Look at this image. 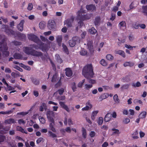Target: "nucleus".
<instances>
[{
    "label": "nucleus",
    "mask_w": 147,
    "mask_h": 147,
    "mask_svg": "<svg viewBox=\"0 0 147 147\" xmlns=\"http://www.w3.org/2000/svg\"><path fill=\"white\" fill-rule=\"evenodd\" d=\"M66 75L67 77H71L72 75V70L69 68H66L65 70Z\"/></svg>",
    "instance_id": "2eb2a0df"
},
{
    "label": "nucleus",
    "mask_w": 147,
    "mask_h": 147,
    "mask_svg": "<svg viewBox=\"0 0 147 147\" xmlns=\"http://www.w3.org/2000/svg\"><path fill=\"white\" fill-rule=\"evenodd\" d=\"M115 53L116 54H118L120 55L123 58H125V53L122 50H116L115 51Z\"/></svg>",
    "instance_id": "6ab92c4d"
},
{
    "label": "nucleus",
    "mask_w": 147,
    "mask_h": 147,
    "mask_svg": "<svg viewBox=\"0 0 147 147\" xmlns=\"http://www.w3.org/2000/svg\"><path fill=\"white\" fill-rule=\"evenodd\" d=\"M45 110H47V107L46 104L45 103H43L42 105H41L39 107V110L40 111H43L44 109Z\"/></svg>",
    "instance_id": "aec40b11"
},
{
    "label": "nucleus",
    "mask_w": 147,
    "mask_h": 147,
    "mask_svg": "<svg viewBox=\"0 0 147 147\" xmlns=\"http://www.w3.org/2000/svg\"><path fill=\"white\" fill-rule=\"evenodd\" d=\"M100 63L103 66H106L107 65V63L104 59H102L100 61Z\"/></svg>",
    "instance_id": "de8ad7c7"
},
{
    "label": "nucleus",
    "mask_w": 147,
    "mask_h": 147,
    "mask_svg": "<svg viewBox=\"0 0 147 147\" xmlns=\"http://www.w3.org/2000/svg\"><path fill=\"white\" fill-rule=\"evenodd\" d=\"M33 4L31 3H30L28 4L27 9L29 11L33 9Z\"/></svg>",
    "instance_id": "5fc2aeb1"
},
{
    "label": "nucleus",
    "mask_w": 147,
    "mask_h": 147,
    "mask_svg": "<svg viewBox=\"0 0 147 147\" xmlns=\"http://www.w3.org/2000/svg\"><path fill=\"white\" fill-rule=\"evenodd\" d=\"M96 32V30L93 27L89 30V32L91 34H95Z\"/></svg>",
    "instance_id": "c756f323"
},
{
    "label": "nucleus",
    "mask_w": 147,
    "mask_h": 147,
    "mask_svg": "<svg viewBox=\"0 0 147 147\" xmlns=\"http://www.w3.org/2000/svg\"><path fill=\"white\" fill-rule=\"evenodd\" d=\"M98 111H93L92 114L91 116V118L93 120H94L95 119V117L96 115L98 113Z\"/></svg>",
    "instance_id": "f704fd0d"
},
{
    "label": "nucleus",
    "mask_w": 147,
    "mask_h": 147,
    "mask_svg": "<svg viewBox=\"0 0 147 147\" xmlns=\"http://www.w3.org/2000/svg\"><path fill=\"white\" fill-rule=\"evenodd\" d=\"M126 23L125 21H122L120 22L119 24V27L126 26Z\"/></svg>",
    "instance_id": "49530a36"
},
{
    "label": "nucleus",
    "mask_w": 147,
    "mask_h": 147,
    "mask_svg": "<svg viewBox=\"0 0 147 147\" xmlns=\"http://www.w3.org/2000/svg\"><path fill=\"white\" fill-rule=\"evenodd\" d=\"M39 25V27L41 29H43L44 28L45 25L42 22H40Z\"/></svg>",
    "instance_id": "6e6d98bb"
},
{
    "label": "nucleus",
    "mask_w": 147,
    "mask_h": 147,
    "mask_svg": "<svg viewBox=\"0 0 147 147\" xmlns=\"http://www.w3.org/2000/svg\"><path fill=\"white\" fill-rule=\"evenodd\" d=\"M82 135L84 138L85 139L86 136V129L84 127L82 128Z\"/></svg>",
    "instance_id": "7c9ffc66"
},
{
    "label": "nucleus",
    "mask_w": 147,
    "mask_h": 147,
    "mask_svg": "<svg viewBox=\"0 0 147 147\" xmlns=\"http://www.w3.org/2000/svg\"><path fill=\"white\" fill-rule=\"evenodd\" d=\"M103 121V118L102 117H99L98 118V124L99 125H101L102 124Z\"/></svg>",
    "instance_id": "79ce46f5"
},
{
    "label": "nucleus",
    "mask_w": 147,
    "mask_h": 147,
    "mask_svg": "<svg viewBox=\"0 0 147 147\" xmlns=\"http://www.w3.org/2000/svg\"><path fill=\"white\" fill-rule=\"evenodd\" d=\"M46 2L49 4H55L56 3V2L54 0H46Z\"/></svg>",
    "instance_id": "864d4df0"
},
{
    "label": "nucleus",
    "mask_w": 147,
    "mask_h": 147,
    "mask_svg": "<svg viewBox=\"0 0 147 147\" xmlns=\"http://www.w3.org/2000/svg\"><path fill=\"white\" fill-rule=\"evenodd\" d=\"M85 81V80L84 79L82 81L80 82L78 85V86L79 88H81L84 82Z\"/></svg>",
    "instance_id": "3c124183"
},
{
    "label": "nucleus",
    "mask_w": 147,
    "mask_h": 147,
    "mask_svg": "<svg viewBox=\"0 0 147 147\" xmlns=\"http://www.w3.org/2000/svg\"><path fill=\"white\" fill-rule=\"evenodd\" d=\"M15 123V121L14 119L10 118L4 121V123L6 124H11L14 123Z\"/></svg>",
    "instance_id": "f3484780"
},
{
    "label": "nucleus",
    "mask_w": 147,
    "mask_h": 147,
    "mask_svg": "<svg viewBox=\"0 0 147 147\" xmlns=\"http://www.w3.org/2000/svg\"><path fill=\"white\" fill-rule=\"evenodd\" d=\"M62 47L63 52L67 55L69 54V52L67 47L64 44H62Z\"/></svg>",
    "instance_id": "5701e85b"
},
{
    "label": "nucleus",
    "mask_w": 147,
    "mask_h": 147,
    "mask_svg": "<svg viewBox=\"0 0 147 147\" xmlns=\"http://www.w3.org/2000/svg\"><path fill=\"white\" fill-rule=\"evenodd\" d=\"M24 52L26 54L32 56L39 57H40L42 60H45L47 57V54H45L43 55V53L41 52L38 51L33 49L31 47H24Z\"/></svg>",
    "instance_id": "f03ea898"
},
{
    "label": "nucleus",
    "mask_w": 147,
    "mask_h": 147,
    "mask_svg": "<svg viewBox=\"0 0 147 147\" xmlns=\"http://www.w3.org/2000/svg\"><path fill=\"white\" fill-rule=\"evenodd\" d=\"M32 82L36 85H38L39 84L40 81L38 79L33 78L32 79Z\"/></svg>",
    "instance_id": "cd10ccee"
},
{
    "label": "nucleus",
    "mask_w": 147,
    "mask_h": 147,
    "mask_svg": "<svg viewBox=\"0 0 147 147\" xmlns=\"http://www.w3.org/2000/svg\"><path fill=\"white\" fill-rule=\"evenodd\" d=\"M141 86V84L139 82H137L136 83H133L132 84V86L134 87H139Z\"/></svg>",
    "instance_id": "c9c22d12"
},
{
    "label": "nucleus",
    "mask_w": 147,
    "mask_h": 147,
    "mask_svg": "<svg viewBox=\"0 0 147 147\" xmlns=\"http://www.w3.org/2000/svg\"><path fill=\"white\" fill-rule=\"evenodd\" d=\"M85 88L87 90H88L90 88L92 87V84H86L85 85Z\"/></svg>",
    "instance_id": "e2e57ef3"
},
{
    "label": "nucleus",
    "mask_w": 147,
    "mask_h": 147,
    "mask_svg": "<svg viewBox=\"0 0 147 147\" xmlns=\"http://www.w3.org/2000/svg\"><path fill=\"white\" fill-rule=\"evenodd\" d=\"M142 8L143 10V12L144 15L147 16V6H143Z\"/></svg>",
    "instance_id": "4c0bfd02"
},
{
    "label": "nucleus",
    "mask_w": 147,
    "mask_h": 147,
    "mask_svg": "<svg viewBox=\"0 0 147 147\" xmlns=\"http://www.w3.org/2000/svg\"><path fill=\"white\" fill-rule=\"evenodd\" d=\"M77 19L78 21L79 20L84 21L86 20H89L91 18V15L89 14L84 15V11L82 10H80L77 13Z\"/></svg>",
    "instance_id": "20e7f679"
},
{
    "label": "nucleus",
    "mask_w": 147,
    "mask_h": 147,
    "mask_svg": "<svg viewBox=\"0 0 147 147\" xmlns=\"http://www.w3.org/2000/svg\"><path fill=\"white\" fill-rule=\"evenodd\" d=\"M106 58L108 60L111 61L113 59L114 57L111 54H108L106 56Z\"/></svg>",
    "instance_id": "58836bf2"
},
{
    "label": "nucleus",
    "mask_w": 147,
    "mask_h": 147,
    "mask_svg": "<svg viewBox=\"0 0 147 147\" xmlns=\"http://www.w3.org/2000/svg\"><path fill=\"white\" fill-rule=\"evenodd\" d=\"M28 37L29 40L36 43H38L39 42H40V39L34 34H30L28 35Z\"/></svg>",
    "instance_id": "6e6552de"
},
{
    "label": "nucleus",
    "mask_w": 147,
    "mask_h": 147,
    "mask_svg": "<svg viewBox=\"0 0 147 147\" xmlns=\"http://www.w3.org/2000/svg\"><path fill=\"white\" fill-rule=\"evenodd\" d=\"M87 46L90 53L91 54H93L94 51L93 48L92 43L91 42H88L87 44Z\"/></svg>",
    "instance_id": "f8f14e48"
},
{
    "label": "nucleus",
    "mask_w": 147,
    "mask_h": 147,
    "mask_svg": "<svg viewBox=\"0 0 147 147\" xmlns=\"http://www.w3.org/2000/svg\"><path fill=\"white\" fill-rule=\"evenodd\" d=\"M56 59L58 63H63V61L60 57V56L59 54H57L55 55Z\"/></svg>",
    "instance_id": "c85d7f7f"
},
{
    "label": "nucleus",
    "mask_w": 147,
    "mask_h": 147,
    "mask_svg": "<svg viewBox=\"0 0 147 147\" xmlns=\"http://www.w3.org/2000/svg\"><path fill=\"white\" fill-rule=\"evenodd\" d=\"M125 46L126 48L129 49L130 50H133L132 46L131 45H127V44H125Z\"/></svg>",
    "instance_id": "0e129e2a"
},
{
    "label": "nucleus",
    "mask_w": 147,
    "mask_h": 147,
    "mask_svg": "<svg viewBox=\"0 0 147 147\" xmlns=\"http://www.w3.org/2000/svg\"><path fill=\"white\" fill-rule=\"evenodd\" d=\"M137 130H136L132 134V137L134 139H137L139 138Z\"/></svg>",
    "instance_id": "bb28decb"
},
{
    "label": "nucleus",
    "mask_w": 147,
    "mask_h": 147,
    "mask_svg": "<svg viewBox=\"0 0 147 147\" xmlns=\"http://www.w3.org/2000/svg\"><path fill=\"white\" fill-rule=\"evenodd\" d=\"M57 42L59 46H61L62 40V37L61 36H58L56 39Z\"/></svg>",
    "instance_id": "a878e982"
},
{
    "label": "nucleus",
    "mask_w": 147,
    "mask_h": 147,
    "mask_svg": "<svg viewBox=\"0 0 147 147\" xmlns=\"http://www.w3.org/2000/svg\"><path fill=\"white\" fill-rule=\"evenodd\" d=\"M109 95L108 94H102L100 96V98L102 99H105L108 97Z\"/></svg>",
    "instance_id": "ea45409f"
},
{
    "label": "nucleus",
    "mask_w": 147,
    "mask_h": 147,
    "mask_svg": "<svg viewBox=\"0 0 147 147\" xmlns=\"http://www.w3.org/2000/svg\"><path fill=\"white\" fill-rule=\"evenodd\" d=\"M80 55L82 56H84L87 55V51L84 49L82 50L80 52Z\"/></svg>",
    "instance_id": "a18cd8bd"
},
{
    "label": "nucleus",
    "mask_w": 147,
    "mask_h": 147,
    "mask_svg": "<svg viewBox=\"0 0 147 147\" xmlns=\"http://www.w3.org/2000/svg\"><path fill=\"white\" fill-rule=\"evenodd\" d=\"M112 119V115L110 113H107L105 116L104 121L105 122L109 121Z\"/></svg>",
    "instance_id": "4468645a"
},
{
    "label": "nucleus",
    "mask_w": 147,
    "mask_h": 147,
    "mask_svg": "<svg viewBox=\"0 0 147 147\" xmlns=\"http://www.w3.org/2000/svg\"><path fill=\"white\" fill-rule=\"evenodd\" d=\"M43 140V138L42 137L39 138L36 141V143L37 144H39Z\"/></svg>",
    "instance_id": "774afa93"
},
{
    "label": "nucleus",
    "mask_w": 147,
    "mask_h": 147,
    "mask_svg": "<svg viewBox=\"0 0 147 147\" xmlns=\"http://www.w3.org/2000/svg\"><path fill=\"white\" fill-rule=\"evenodd\" d=\"M86 8L87 10L91 12L95 11L96 10V7L95 5L93 4L87 5L86 6Z\"/></svg>",
    "instance_id": "9d476101"
},
{
    "label": "nucleus",
    "mask_w": 147,
    "mask_h": 147,
    "mask_svg": "<svg viewBox=\"0 0 147 147\" xmlns=\"http://www.w3.org/2000/svg\"><path fill=\"white\" fill-rule=\"evenodd\" d=\"M66 26L67 27H71L72 26L71 23V20H67L66 21Z\"/></svg>",
    "instance_id": "8fccbe9b"
},
{
    "label": "nucleus",
    "mask_w": 147,
    "mask_h": 147,
    "mask_svg": "<svg viewBox=\"0 0 147 147\" xmlns=\"http://www.w3.org/2000/svg\"><path fill=\"white\" fill-rule=\"evenodd\" d=\"M90 108V107L88 105H86L85 107H83L82 109V110L84 111H88L89 110Z\"/></svg>",
    "instance_id": "338daca9"
},
{
    "label": "nucleus",
    "mask_w": 147,
    "mask_h": 147,
    "mask_svg": "<svg viewBox=\"0 0 147 147\" xmlns=\"http://www.w3.org/2000/svg\"><path fill=\"white\" fill-rule=\"evenodd\" d=\"M65 96H60L57 97V99L59 100H63L65 99Z\"/></svg>",
    "instance_id": "37998d69"
},
{
    "label": "nucleus",
    "mask_w": 147,
    "mask_h": 147,
    "mask_svg": "<svg viewBox=\"0 0 147 147\" xmlns=\"http://www.w3.org/2000/svg\"><path fill=\"white\" fill-rule=\"evenodd\" d=\"M48 134L51 137L53 138H55L57 137V136L55 134L50 131H48Z\"/></svg>",
    "instance_id": "a19ab883"
},
{
    "label": "nucleus",
    "mask_w": 147,
    "mask_h": 147,
    "mask_svg": "<svg viewBox=\"0 0 147 147\" xmlns=\"http://www.w3.org/2000/svg\"><path fill=\"white\" fill-rule=\"evenodd\" d=\"M80 42V39L77 37H74L69 40V43L71 47H74L77 43Z\"/></svg>",
    "instance_id": "423d86ee"
},
{
    "label": "nucleus",
    "mask_w": 147,
    "mask_h": 147,
    "mask_svg": "<svg viewBox=\"0 0 147 147\" xmlns=\"http://www.w3.org/2000/svg\"><path fill=\"white\" fill-rule=\"evenodd\" d=\"M59 94L60 95H61L63 94L64 92V89L63 88H61L60 89H59L58 90Z\"/></svg>",
    "instance_id": "13d9d810"
},
{
    "label": "nucleus",
    "mask_w": 147,
    "mask_h": 147,
    "mask_svg": "<svg viewBox=\"0 0 147 147\" xmlns=\"http://www.w3.org/2000/svg\"><path fill=\"white\" fill-rule=\"evenodd\" d=\"M47 27L50 30L55 29L56 27V24L55 21L53 20H49L48 23Z\"/></svg>",
    "instance_id": "1a4fd4ad"
},
{
    "label": "nucleus",
    "mask_w": 147,
    "mask_h": 147,
    "mask_svg": "<svg viewBox=\"0 0 147 147\" xmlns=\"http://www.w3.org/2000/svg\"><path fill=\"white\" fill-rule=\"evenodd\" d=\"M59 104L61 107L66 110L67 112H69L70 110L68 106L66 105L65 102L62 101H59Z\"/></svg>",
    "instance_id": "9b49d317"
},
{
    "label": "nucleus",
    "mask_w": 147,
    "mask_h": 147,
    "mask_svg": "<svg viewBox=\"0 0 147 147\" xmlns=\"http://www.w3.org/2000/svg\"><path fill=\"white\" fill-rule=\"evenodd\" d=\"M111 130L112 131H113L112 133V135H114L115 134H119L121 133L119 131V130L118 129L113 128L111 129Z\"/></svg>",
    "instance_id": "72a5a7b5"
},
{
    "label": "nucleus",
    "mask_w": 147,
    "mask_h": 147,
    "mask_svg": "<svg viewBox=\"0 0 147 147\" xmlns=\"http://www.w3.org/2000/svg\"><path fill=\"white\" fill-rule=\"evenodd\" d=\"M38 45L36 44H32L31 45L33 48L36 49L38 50L40 49L43 52L46 51L49 49V48L47 44H45L43 42H38V43H36Z\"/></svg>",
    "instance_id": "7ed1b4c3"
},
{
    "label": "nucleus",
    "mask_w": 147,
    "mask_h": 147,
    "mask_svg": "<svg viewBox=\"0 0 147 147\" xmlns=\"http://www.w3.org/2000/svg\"><path fill=\"white\" fill-rule=\"evenodd\" d=\"M13 57L15 59H21L22 58V55L19 53H15L13 55Z\"/></svg>",
    "instance_id": "393cba45"
},
{
    "label": "nucleus",
    "mask_w": 147,
    "mask_h": 147,
    "mask_svg": "<svg viewBox=\"0 0 147 147\" xmlns=\"http://www.w3.org/2000/svg\"><path fill=\"white\" fill-rule=\"evenodd\" d=\"M123 82H129L130 81L129 76L126 75L123 77L121 80Z\"/></svg>",
    "instance_id": "b1692460"
},
{
    "label": "nucleus",
    "mask_w": 147,
    "mask_h": 147,
    "mask_svg": "<svg viewBox=\"0 0 147 147\" xmlns=\"http://www.w3.org/2000/svg\"><path fill=\"white\" fill-rule=\"evenodd\" d=\"M72 88L74 92L76 90L77 87L75 82H73L72 84Z\"/></svg>",
    "instance_id": "603ef678"
},
{
    "label": "nucleus",
    "mask_w": 147,
    "mask_h": 147,
    "mask_svg": "<svg viewBox=\"0 0 147 147\" xmlns=\"http://www.w3.org/2000/svg\"><path fill=\"white\" fill-rule=\"evenodd\" d=\"M28 113H29L28 111L26 112H22L18 113H17V114L19 115H22L23 116H24V115H25L28 114Z\"/></svg>",
    "instance_id": "4d7b16f0"
},
{
    "label": "nucleus",
    "mask_w": 147,
    "mask_h": 147,
    "mask_svg": "<svg viewBox=\"0 0 147 147\" xmlns=\"http://www.w3.org/2000/svg\"><path fill=\"white\" fill-rule=\"evenodd\" d=\"M46 115L47 118L49 122H54L53 117L55 116L54 113L52 111H47Z\"/></svg>",
    "instance_id": "0eeeda50"
},
{
    "label": "nucleus",
    "mask_w": 147,
    "mask_h": 147,
    "mask_svg": "<svg viewBox=\"0 0 147 147\" xmlns=\"http://www.w3.org/2000/svg\"><path fill=\"white\" fill-rule=\"evenodd\" d=\"M100 20V18L99 16H97L95 17L94 21V24L96 26H98L99 24Z\"/></svg>",
    "instance_id": "dca6fc26"
},
{
    "label": "nucleus",
    "mask_w": 147,
    "mask_h": 147,
    "mask_svg": "<svg viewBox=\"0 0 147 147\" xmlns=\"http://www.w3.org/2000/svg\"><path fill=\"white\" fill-rule=\"evenodd\" d=\"M113 99L115 102L118 103L119 102V99L118 98V96L117 94H115L114 96Z\"/></svg>",
    "instance_id": "c03bdc74"
},
{
    "label": "nucleus",
    "mask_w": 147,
    "mask_h": 147,
    "mask_svg": "<svg viewBox=\"0 0 147 147\" xmlns=\"http://www.w3.org/2000/svg\"><path fill=\"white\" fill-rule=\"evenodd\" d=\"M115 18V13H112L111 17L110 18V20L112 21H113Z\"/></svg>",
    "instance_id": "052dcab7"
},
{
    "label": "nucleus",
    "mask_w": 147,
    "mask_h": 147,
    "mask_svg": "<svg viewBox=\"0 0 147 147\" xmlns=\"http://www.w3.org/2000/svg\"><path fill=\"white\" fill-rule=\"evenodd\" d=\"M61 77H60L59 79V78L58 75L56 73L53 75L51 79V82H55L58 80L57 83L56 84L55 86L56 87H59L61 84Z\"/></svg>",
    "instance_id": "39448f33"
},
{
    "label": "nucleus",
    "mask_w": 147,
    "mask_h": 147,
    "mask_svg": "<svg viewBox=\"0 0 147 147\" xmlns=\"http://www.w3.org/2000/svg\"><path fill=\"white\" fill-rule=\"evenodd\" d=\"M1 47H2V49L3 51L7 50L8 49V48L6 44H4Z\"/></svg>",
    "instance_id": "09e8293b"
},
{
    "label": "nucleus",
    "mask_w": 147,
    "mask_h": 147,
    "mask_svg": "<svg viewBox=\"0 0 147 147\" xmlns=\"http://www.w3.org/2000/svg\"><path fill=\"white\" fill-rule=\"evenodd\" d=\"M24 20H22L20 23L17 26V28L18 30L20 31H22L23 30L24 24Z\"/></svg>",
    "instance_id": "ddd939ff"
},
{
    "label": "nucleus",
    "mask_w": 147,
    "mask_h": 147,
    "mask_svg": "<svg viewBox=\"0 0 147 147\" xmlns=\"http://www.w3.org/2000/svg\"><path fill=\"white\" fill-rule=\"evenodd\" d=\"M147 114V113L146 111H143L139 115V117L140 119H143L145 117Z\"/></svg>",
    "instance_id": "473e14b6"
},
{
    "label": "nucleus",
    "mask_w": 147,
    "mask_h": 147,
    "mask_svg": "<svg viewBox=\"0 0 147 147\" xmlns=\"http://www.w3.org/2000/svg\"><path fill=\"white\" fill-rule=\"evenodd\" d=\"M49 124V128L50 130H52L53 132H56V131L54 127L55 125V121L54 122H51Z\"/></svg>",
    "instance_id": "a211bd4d"
},
{
    "label": "nucleus",
    "mask_w": 147,
    "mask_h": 147,
    "mask_svg": "<svg viewBox=\"0 0 147 147\" xmlns=\"http://www.w3.org/2000/svg\"><path fill=\"white\" fill-rule=\"evenodd\" d=\"M16 130L17 131H19L22 133H25V134H27L28 132L26 130H24L21 127L18 126L16 127Z\"/></svg>",
    "instance_id": "4be33fe9"
},
{
    "label": "nucleus",
    "mask_w": 147,
    "mask_h": 147,
    "mask_svg": "<svg viewBox=\"0 0 147 147\" xmlns=\"http://www.w3.org/2000/svg\"><path fill=\"white\" fill-rule=\"evenodd\" d=\"M129 84H123L121 88L122 90L127 89L129 87Z\"/></svg>",
    "instance_id": "e433bc0d"
},
{
    "label": "nucleus",
    "mask_w": 147,
    "mask_h": 147,
    "mask_svg": "<svg viewBox=\"0 0 147 147\" xmlns=\"http://www.w3.org/2000/svg\"><path fill=\"white\" fill-rule=\"evenodd\" d=\"M95 135V133L94 131H91L90 134L89 135L90 136L91 138H93L94 137Z\"/></svg>",
    "instance_id": "680f3d73"
},
{
    "label": "nucleus",
    "mask_w": 147,
    "mask_h": 147,
    "mask_svg": "<svg viewBox=\"0 0 147 147\" xmlns=\"http://www.w3.org/2000/svg\"><path fill=\"white\" fill-rule=\"evenodd\" d=\"M39 120L41 123L42 124H44L45 123V119L42 117H41L39 119Z\"/></svg>",
    "instance_id": "69168bd1"
},
{
    "label": "nucleus",
    "mask_w": 147,
    "mask_h": 147,
    "mask_svg": "<svg viewBox=\"0 0 147 147\" xmlns=\"http://www.w3.org/2000/svg\"><path fill=\"white\" fill-rule=\"evenodd\" d=\"M2 47H0V51L2 52L4 57H7L9 55V53L7 50L3 51L2 49Z\"/></svg>",
    "instance_id": "412c9836"
},
{
    "label": "nucleus",
    "mask_w": 147,
    "mask_h": 147,
    "mask_svg": "<svg viewBox=\"0 0 147 147\" xmlns=\"http://www.w3.org/2000/svg\"><path fill=\"white\" fill-rule=\"evenodd\" d=\"M18 123L20 125L21 124H24L25 123V122L22 119H20L18 120Z\"/></svg>",
    "instance_id": "bf43d9fd"
},
{
    "label": "nucleus",
    "mask_w": 147,
    "mask_h": 147,
    "mask_svg": "<svg viewBox=\"0 0 147 147\" xmlns=\"http://www.w3.org/2000/svg\"><path fill=\"white\" fill-rule=\"evenodd\" d=\"M20 65L22 67L24 68L25 69L28 71H30L31 70V68L30 66L25 65L22 63H20Z\"/></svg>",
    "instance_id": "2f4dec72"
},
{
    "label": "nucleus",
    "mask_w": 147,
    "mask_h": 147,
    "mask_svg": "<svg viewBox=\"0 0 147 147\" xmlns=\"http://www.w3.org/2000/svg\"><path fill=\"white\" fill-rule=\"evenodd\" d=\"M82 74L86 78L89 79V83L94 84L96 83L95 80L90 79L93 77L94 75L93 69L91 64H87L83 67Z\"/></svg>",
    "instance_id": "f257e3e1"
}]
</instances>
